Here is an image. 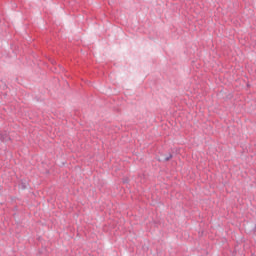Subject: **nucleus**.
Listing matches in <instances>:
<instances>
[{
    "mask_svg": "<svg viewBox=\"0 0 256 256\" xmlns=\"http://www.w3.org/2000/svg\"><path fill=\"white\" fill-rule=\"evenodd\" d=\"M173 158V155H169V157L165 158V161H169V159H172Z\"/></svg>",
    "mask_w": 256,
    "mask_h": 256,
    "instance_id": "obj_1",
    "label": "nucleus"
}]
</instances>
